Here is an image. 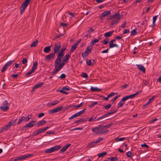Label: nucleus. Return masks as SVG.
I'll list each match as a JSON object with an SVG mask.
<instances>
[{
    "label": "nucleus",
    "mask_w": 161,
    "mask_h": 161,
    "mask_svg": "<svg viewBox=\"0 0 161 161\" xmlns=\"http://www.w3.org/2000/svg\"><path fill=\"white\" fill-rule=\"evenodd\" d=\"M92 132L95 133L96 135H105L109 131L108 130L105 128L104 125H99L97 127L92 128Z\"/></svg>",
    "instance_id": "f257e3e1"
},
{
    "label": "nucleus",
    "mask_w": 161,
    "mask_h": 161,
    "mask_svg": "<svg viewBox=\"0 0 161 161\" xmlns=\"http://www.w3.org/2000/svg\"><path fill=\"white\" fill-rule=\"evenodd\" d=\"M49 128L48 126H46L44 128H40L36 131H34L32 134V136H36L40 134L45 130H47Z\"/></svg>",
    "instance_id": "f03ea898"
},
{
    "label": "nucleus",
    "mask_w": 161,
    "mask_h": 161,
    "mask_svg": "<svg viewBox=\"0 0 161 161\" xmlns=\"http://www.w3.org/2000/svg\"><path fill=\"white\" fill-rule=\"evenodd\" d=\"M70 54H67V53L64 56V58L62 61V62L59 63L58 66L60 69L62 68L64 65L68 62L69 59Z\"/></svg>",
    "instance_id": "7ed1b4c3"
},
{
    "label": "nucleus",
    "mask_w": 161,
    "mask_h": 161,
    "mask_svg": "<svg viewBox=\"0 0 161 161\" xmlns=\"http://www.w3.org/2000/svg\"><path fill=\"white\" fill-rule=\"evenodd\" d=\"M61 147L60 145H56L50 148L47 149L45 151L46 153H51L54 151L59 149Z\"/></svg>",
    "instance_id": "20e7f679"
},
{
    "label": "nucleus",
    "mask_w": 161,
    "mask_h": 161,
    "mask_svg": "<svg viewBox=\"0 0 161 161\" xmlns=\"http://www.w3.org/2000/svg\"><path fill=\"white\" fill-rule=\"evenodd\" d=\"M92 47L91 45L88 46L85 51L84 53H81L82 56L83 58L84 57L87 56L92 51Z\"/></svg>",
    "instance_id": "39448f33"
},
{
    "label": "nucleus",
    "mask_w": 161,
    "mask_h": 161,
    "mask_svg": "<svg viewBox=\"0 0 161 161\" xmlns=\"http://www.w3.org/2000/svg\"><path fill=\"white\" fill-rule=\"evenodd\" d=\"M32 156V154H26L20 157H16V158L12 160L9 161H18L19 160H22L25 159L27 158L31 157Z\"/></svg>",
    "instance_id": "423d86ee"
},
{
    "label": "nucleus",
    "mask_w": 161,
    "mask_h": 161,
    "mask_svg": "<svg viewBox=\"0 0 161 161\" xmlns=\"http://www.w3.org/2000/svg\"><path fill=\"white\" fill-rule=\"evenodd\" d=\"M36 123V122L35 121H32L31 122H29L24 126L21 129V130L22 131L26 130L27 128H30L33 127L35 125Z\"/></svg>",
    "instance_id": "0eeeda50"
},
{
    "label": "nucleus",
    "mask_w": 161,
    "mask_h": 161,
    "mask_svg": "<svg viewBox=\"0 0 161 161\" xmlns=\"http://www.w3.org/2000/svg\"><path fill=\"white\" fill-rule=\"evenodd\" d=\"M61 43L60 42L56 43L54 45L53 53L55 54L56 53L59 52L61 48Z\"/></svg>",
    "instance_id": "6e6552de"
},
{
    "label": "nucleus",
    "mask_w": 161,
    "mask_h": 161,
    "mask_svg": "<svg viewBox=\"0 0 161 161\" xmlns=\"http://www.w3.org/2000/svg\"><path fill=\"white\" fill-rule=\"evenodd\" d=\"M108 116V114H107V113L105 114H104L102 116L100 117H99L96 120L98 121L100 120H101V121H100V122H102L104 121H105L111 119V118H107V117Z\"/></svg>",
    "instance_id": "1a4fd4ad"
},
{
    "label": "nucleus",
    "mask_w": 161,
    "mask_h": 161,
    "mask_svg": "<svg viewBox=\"0 0 161 161\" xmlns=\"http://www.w3.org/2000/svg\"><path fill=\"white\" fill-rule=\"evenodd\" d=\"M29 4L24 2L21 5L20 8V13L21 14H22L24 11L25 8L27 7Z\"/></svg>",
    "instance_id": "9d476101"
},
{
    "label": "nucleus",
    "mask_w": 161,
    "mask_h": 161,
    "mask_svg": "<svg viewBox=\"0 0 161 161\" xmlns=\"http://www.w3.org/2000/svg\"><path fill=\"white\" fill-rule=\"evenodd\" d=\"M63 108L62 106H59L58 107H56L54 108L49 111V114H53L57 113L60 111Z\"/></svg>",
    "instance_id": "9b49d317"
},
{
    "label": "nucleus",
    "mask_w": 161,
    "mask_h": 161,
    "mask_svg": "<svg viewBox=\"0 0 161 161\" xmlns=\"http://www.w3.org/2000/svg\"><path fill=\"white\" fill-rule=\"evenodd\" d=\"M70 90V89L69 88V87H67L66 86H64L63 87L62 89L59 90H57V91L61 93H63V94H68V92H65V91H69Z\"/></svg>",
    "instance_id": "f8f14e48"
},
{
    "label": "nucleus",
    "mask_w": 161,
    "mask_h": 161,
    "mask_svg": "<svg viewBox=\"0 0 161 161\" xmlns=\"http://www.w3.org/2000/svg\"><path fill=\"white\" fill-rule=\"evenodd\" d=\"M111 11L110 10L103 12L102 14H100V15L101 19L103 20V18L110 14H111Z\"/></svg>",
    "instance_id": "ddd939ff"
},
{
    "label": "nucleus",
    "mask_w": 161,
    "mask_h": 161,
    "mask_svg": "<svg viewBox=\"0 0 161 161\" xmlns=\"http://www.w3.org/2000/svg\"><path fill=\"white\" fill-rule=\"evenodd\" d=\"M44 83L43 82H40L38 84H37L36 85L32 88L31 91V92L34 91L36 89L41 87L43 85Z\"/></svg>",
    "instance_id": "4468645a"
},
{
    "label": "nucleus",
    "mask_w": 161,
    "mask_h": 161,
    "mask_svg": "<svg viewBox=\"0 0 161 161\" xmlns=\"http://www.w3.org/2000/svg\"><path fill=\"white\" fill-rule=\"evenodd\" d=\"M55 54L53 53H50L49 55L45 56V59L47 60V61L52 58H53L55 55Z\"/></svg>",
    "instance_id": "2eb2a0df"
},
{
    "label": "nucleus",
    "mask_w": 161,
    "mask_h": 161,
    "mask_svg": "<svg viewBox=\"0 0 161 161\" xmlns=\"http://www.w3.org/2000/svg\"><path fill=\"white\" fill-rule=\"evenodd\" d=\"M61 58L59 57H57L55 62V68H56L58 66L60 62L61 61Z\"/></svg>",
    "instance_id": "dca6fc26"
},
{
    "label": "nucleus",
    "mask_w": 161,
    "mask_h": 161,
    "mask_svg": "<svg viewBox=\"0 0 161 161\" xmlns=\"http://www.w3.org/2000/svg\"><path fill=\"white\" fill-rule=\"evenodd\" d=\"M10 128V126L8 124L7 125H4V126L3 127L1 128V129H0V134L1 133L3 132L4 131L8 130Z\"/></svg>",
    "instance_id": "f3484780"
},
{
    "label": "nucleus",
    "mask_w": 161,
    "mask_h": 161,
    "mask_svg": "<svg viewBox=\"0 0 161 161\" xmlns=\"http://www.w3.org/2000/svg\"><path fill=\"white\" fill-rule=\"evenodd\" d=\"M71 145L69 143L66 144L60 150V153H63L65 152L67 148Z\"/></svg>",
    "instance_id": "a211bd4d"
},
{
    "label": "nucleus",
    "mask_w": 161,
    "mask_h": 161,
    "mask_svg": "<svg viewBox=\"0 0 161 161\" xmlns=\"http://www.w3.org/2000/svg\"><path fill=\"white\" fill-rule=\"evenodd\" d=\"M156 97V96H153L152 98H150L149 99V101H148L145 104L143 105V108H144L146 107H147V106L151 102L155 99V98Z\"/></svg>",
    "instance_id": "6ab92c4d"
},
{
    "label": "nucleus",
    "mask_w": 161,
    "mask_h": 161,
    "mask_svg": "<svg viewBox=\"0 0 161 161\" xmlns=\"http://www.w3.org/2000/svg\"><path fill=\"white\" fill-rule=\"evenodd\" d=\"M137 66L139 70L142 71L144 73L145 72V68L142 65H137Z\"/></svg>",
    "instance_id": "aec40b11"
},
{
    "label": "nucleus",
    "mask_w": 161,
    "mask_h": 161,
    "mask_svg": "<svg viewBox=\"0 0 161 161\" xmlns=\"http://www.w3.org/2000/svg\"><path fill=\"white\" fill-rule=\"evenodd\" d=\"M126 101L125 98L123 97L122 99L120 100L119 103L118 104V107L117 108H118L120 107H122L124 104V102Z\"/></svg>",
    "instance_id": "412c9836"
},
{
    "label": "nucleus",
    "mask_w": 161,
    "mask_h": 161,
    "mask_svg": "<svg viewBox=\"0 0 161 161\" xmlns=\"http://www.w3.org/2000/svg\"><path fill=\"white\" fill-rule=\"evenodd\" d=\"M120 20V18L119 17H118V18H117L116 19H114L113 20H112L111 22V25H116L117 24V23L119 22Z\"/></svg>",
    "instance_id": "4be33fe9"
},
{
    "label": "nucleus",
    "mask_w": 161,
    "mask_h": 161,
    "mask_svg": "<svg viewBox=\"0 0 161 161\" xmlns=\"http://www.w3.org/2000/svg\"><path fill=\"white\" fill-rule=\"evenodd\" d=\"M114 31L112 30L111 31L105 33L104 34V36L106 37H109L111 36L114 33Z\"/></svg>",
    "instance_id": "5701e85b"
},
{
    "label": "nucleus",
    "mask_w": 161,
    "mask_h": 161,
    "mask_svg": "<svg viewBox=\"0 0 161 161\" xmlns=\"http://www.w3.org/2000/svg\"><path fill=\"white\" fill-rule=\"evenodd\" d=\"M46 123V121L44 120L39 121L36 124L37 127H39L42 126V125L45 124Z\"/></svg>",
    "instance_id": "b1692460"
},
{
    "label": "nucleus",
    "mask_w": 161,
    "mask_h": 161,
    "mask_svg": "<svg viewBox=\"0 0 161 161\" xmlns=\"http://www.w3.org/2000/svg\"><path fill=\"white\" fill-rule=\"evenodd\" d=\"M51 46L52 45L50 46H48L45 47L43 50L44 52L46 53H48L50 52L51 51Z\"/></svg>",
    "instance_id": "393cba45"
},
{
    "label": "nucleus",
    "mask_w": 161,
    "mask_h": 161,
    "mask_svg": "<svg viewBox=\"0 0 161 161\" xmlns=\"http://www.w3.org/2000/svg\"><path fill=\"white\" fill-rule=\"evenodd\" d=\"M112 15L113 18H118V17H119L120 19L121 17H122V16H120V15L119 12H116L115 14Z\"/></svg>",
    "instance_id": "a878e982"
},
{
    "label": "nucleus",
    "mask_w": 161,
    "mask_h": 161,
    "mask_svg": "<svg viewBox=\"0 0 161 161\" xmlns=\"http://www.w3.org/2000/svg\"><path fill=\"white\" fill-rule=\"evenodd\" d=\"M3 111H6L9 109V107L8 106H2L0 108Z\"/></svg>",
    "instance_id": "bb28decb"
},
{
    "label": "nucleus",
    "mask_w": 161,
    "mask_h": 161,
    "mask_svg": "<svg viewBox=\"0 0 161 161\" xmlns=\"http://www.w3.org/2000/svg\"><path fill=\"white\" fill-rule=\"evenodd\" d=\"M96 144L95 141L91 142L88 143L87 146L89 147L90 148H92L95 146Z\"/></svg>",
    "instance_id": "cd10ccee"
},
{
    "label": "nucleus",
    "mask_w": 161,
    "mask_h": 161,
    "mask_svg": "<svg viewBox=\"0 0 161 161\" xmlns=\"http://www.w3.org/2000/svg\"><path fill=\"white\" fill-rule=\"evenodd\" d=\"M59 102V101L57 100L54 101L50 103L47 104V106L49 107H51L52 106L55 105L57 104Z\"/></svg>",
    "instance_id": "c85d7f7f"
},
{
    "label": "nucleus",
    "mask_w": 161,
    "mask_h": 161,
    "mask_svg": "<svg viewBox=\"0 0 161 161\" xmlns=\"http://www.w3.org/2000/svg\"><path fill=\"white\" fill-rule=\"evenodd\" d=\"M77 47L78 46H77L75 44L74 45H73L70 49V53L73 52L76 49Z\"/></svg>",
    "instance_id": "c756f323"
},
{
    "label": "nucleus",
    "mask_w": 161,
    "mask_h": 161,
    "mask_svg": "<svg viewBox=\"0 0 161 161\" xmlns=\"http://www.w3.org/2000/svg\"><path fill=\"white\" fill-rule=\"evenodd\" d=\"M38 63L37 61L33 62V66L32 68V69L35 71L36 69Z\"/></svg>",
    "instance_id": "7c9ffc66"
},
{
    "label": "nucleus",
    "mask_w": 161,
    "mask_h": 161,
    "mask_svg": "<svg viewBox=\"0 0 161 161\" xmlns=\"http://www.w3.org/2000/svg\"><path fill=\"white\" fill-rule=\"evenodd\" d=\"M54 138L53 137H49L45 139L44 141H46V142H48L53 141L54 140Z\"/></svg>",
    "instance_id": "2f4dec72"
},
{
    "label": "nucleus",
    "mask_w": 161,
    "mask_h": 161,
    "mask_svg": "<svg viewBox=\"0 0 161 161\" xmlns=\"http://www.w3.org/2000/svg\"><path fill=\"white\" fill-rule=\"evenodd\" d=\"M118 108H115L113 109L112 110H111L110 112H109L107 113V114L108 115L113 114L114 113H115L117 110Z\"/></svg>",
    "instance_id": "473e14b6"
},
{
    "label": "nucleus",
    "mask_w": 161,
    "mask_h": 161,
    "mask_svg": "<svg viewBox=\"0 0 161 161\" xmlns=\"http://www.w3.org/2000/svg\"><path fill=\"white\" fill-rule=\"evenodd\" d=\"M87 121V119H86L85 118H81L79 120H76L74 123L73 124H74V123H76L78 122H82L84 121Z\"/></svg>",
    "instance_id": "72a5a7b5"
},
{
    "label": "nucleus",
    "mask_w": 161,
    "mask_h": 161,
    "mask_svg": "<svg viewBox=\"0 0 161 161\" xmlns=\"http://www.w3.org/2000/svg\"><path fill=\"white\" fill-rule=\"evenodd\" d=\"M158 15H156L153 17V25H152V27H153V26L155 25V23L156 20L157 19V17L158 16Z\"/></svg>",
    "instance_id": "f704fd0d"
},
{
    "label": "nucleus",
    "mask_w": 161,
    "mask_h": 161,
    "mask_svg": "<svg viewBox=\"0 0 161 161\" xmlns=\"http://www.w3.org/2000/svg\"><path fill=\"white\" fill-rule=\"evenodd\" d=\"M17 120V119H16L15 120H11L10 121L9 123H8V124L10 126V125H14L15 124V122Z\"/></svg>",
    "instance_id": "c9c22d12"
},
{
    "label": "nucleus",
    "mask_w": 161,
    "mask_h": 161,
    "mask_svg": "<svg viewBox=\"0 0 161 161\" xmlns=\"http://www.w3.org/2000/svg\"><path fill=\"white\" fill-rule=\"evenodd\" d=\"M38 43V41L36 40V41H34L31 43L30 45L31 47H35L36 46Z\"/></svg>",
    "instance_id": "e433bc0d"
},
{
    "label": "nucleus",
    "mask_w": 161,
    "mask_h": 161,
    "mask_svg": "<svg viewBox=\"0 0 161 161\" xmlns=\"http://www.w3.org/2000/svg\"><path fill=\"white\" fill-rule=\"evenodd\" d=\"M107 154V153L106 152H103L102 153H98L97 154V156L99 158L103 157L106 155Z\"/></svg>",
    "instance_id": "4c0bfd02"
},
{
    "label": "nucleus",
    "mask_w": 161,
    "mask_h": 161,
    "mask_svg": "<svg viewBox=\"0 0 161 161\" xmlns=\"http://www.w3.org/2000/svg\"><path fill=\"white\" fill-rule=\"evenodd\" d=\"M101 90V89H99L97 88L93 87L92 86L91 88V91L92 92H97Z\"/></svg>",
    "instance_id": "58836bf2"
},
{
    "label": "nucleus",
    "mask_w": 161,
    "mask_h": 161,
    "mask_svg": "<svg viewBox=\"0 0 161 161\" xmlns=\"http://www.w3.org/2000/svg\"><path fill=\"white\" fill-rule=\"evenodd\" d=\"M134 95H133V94L130 95L126 96L123 97L125 98V100H126L132 98H134Z\"/></svg>",
    "instance_id": "ea45409f"
},
{
    "label": "nucleus",
    "mask_w": 161,
    "mask_h": 161,
    "mask_svg": "<svg viewBox=\"0 0 161 161\" xmlns=\"http://www.w3.org/2000/svg\"><path fill=\"white\" fill-rule=\"evenodd\" d=\"M14 61V60H10L5 64V66H10Z\"/></svg>",
    "instance_id": "a19ab883"
},
{
    "label": "nucleus",
    "mask_w": 161,
    "mask_h": 161,
    "mask_svg": "<svg viewBox=\"0 0 161 161\" xmlns=\"http://www.w3.org/2000/svg\"><path fill=\"white\" fill-rule=\"evenodd\" d=\"M109 48H112L114 47H118V45L117 44H116L115 43L114 44V43H110V44H109Z\"/></svg>",
    "instance_id": "79ce46f5"
},
{
    "label": "nucleus",
    "mask_w": 161,
    "mask_h": 161,
    "mask_svg": "<svg viewBox=\"0 0 161 161\" xmlns=\"http://www.w3.org/2000/svg\"><path fill=\"white\" fill-rule=\"evenodd\" d=\"M57 69L53 71L52 72V74L53 75L56 74L57 72H58L61 69L58 66L57 67Z\"/></svg>",
    "instance_id": "37998d69"
},
{
    "label": "nucleus",
    "mask_w": 161,
    "mask_h": 161,
    "mask_svg": "<svg viewBox=\"0 0 161 161\" xmlns=\"http://www.w3.org/2000/svg\"><path fill=\"white\" fill-rule=\"evenodd\" d=\"M108 159H110V161H117L118 160V158L117 157H112L111 158H108Z\"/></svg>",
    "instance_id": "c03bdc74"
},
{
    "label": "nucleus",
    "mask_w": 161,
    "mask_h": 161,
    "mask_svg": "<svg viewBox=\"0 0 161 161\" xmlns=\"http://www.w3.org/2000/svg\"><path fill=\"white\" fill-rule=\"evenodd\" d=\"M86 63L89 66H92V60L91 59H87Z\"/></svg>",
    "instance_id": "a18cd8bd"
},
{
    "label": "nucleus",
    "mask_w": 161,
    "mask_h": 161,
    "mask_svg": "<svg viewBox=\"0 0 161 161\" xmlns=\"http://www.w3.org/2000/svg\"><path fill=\"white\" fill-rule=\"evenodd\" d=\"M98 42V40L97 39H95L94 40H93L91 42V44L92 45H94L95 43Z\"/></svg>",
    "instance_id": "49530a36"
},
{
    "label": "nucleus",
    "mask_w": 161,
    "mask_h": 161,
    "mask_svg": "<svg viewBox=\"0 0 161 161\" xmlns=\"http://www.w3.org/2000/svg\"><path fill=\"white\" fill-rule=\"evenodd\" d=\"M136 31L135 29H133L130 32V35L131 36H134L136 34Z\"/></svg>",
    "instance_id": "de8ad7c7"
},
{
    "label": "nucleus",
    "mask_w": 161,
    "mask_h": 161,
    "mask_svg": "<svg viewBox=\"0 0 161 161\" xmlns=\"http://www.w3.org/2000/svg\"><path fill=\"white\" fill-rule=\"evenodd\" d=\"M35 71L34 70H33L31 69V70L30 71L28 72L25 75L27 76H29V75L31 74L32 73H34V72Z\"/></svg>",
    "instance_id": "09e8293b"
},
{
    "label": "nucleus",
    "mask_w": 161,
    "mask_h": 161,
    "mask_svg": "<svg viewBox=\"0 0 161 161\" xmlns=\"http://www.w3.org/2000/svg\"><path fill=\"white\" fill-rule=\"evenodd\" d=\"M83 103H84L83 102H82V103H80L79 105H74L73 106L75 108H79V107H81L82 106V105L83 104Z\"/></svg>",
    "instance_id": "8fccbe9b"
},
{
    "label": "nucleus",
    "mask_w": 161,
    "mask_h": 161,
    "mask_svg": "<svg viewBox=\"0 0 161 161\" xmlns=\"http://www.w3.org/2000/svg\"><path fill=\"white\" fill-rule=\"evenodd\" d=\"M116 140L118 141H124L125 139V137H122L120 138H119L118 137H116L115 138Z\"/></svg>",
    "instance_id": "3c124183"
},
{
    "label": "nucleus",
    "mask_w": 161,
    "mask_h": 161,
    "mask_svg": "<svg viewBox=\"0 0 161 161\" xmlns=\"http://www.w3.org/2000/svg\"><path fill=\"white\" fill-rule=\"evenodd\" d=\"M66 77V75L64 74H62L59 78H60L61 80L64 79Z\"/></svg>",
    "instance_id": "603ef678"
},
{
    "label": "nucleus",
    "mask_w": 161,
    "mask_h": 161,
    "mask_svg": "<svg viewBox=\"0 0 161 161\" xmlns=\"http://www.w3.org/2000/svg\"><path fill=\"white\" fill-rule=\"evenodd\" d=\"M81 76L85 78H88V75L86 73H84L83 72L81 74Z\"/></svg>",
    "instance_id": "864d4df0"
},
{
    "label": "nucleus",
    "mask_w": 161,
    "mask_h": 161,
    "mask_svg": "<svg viewBox=\"0 0 161 161\" xmlns=\"http://www.w3.org/2000/svg\"><path fill=\"white\" fill-rule=\"evenodd\" d=\"M7 69V66H5V65L3 67V69L1 70V72H3L5 71Z\"/></svg>",
    "instance_id": "5fc2aeb1"
},
{
    "label": "nucleus",
    "mask_w": 161,
    "mask_h": 161,
    "mask_svg": "<svg viewBox=\"0 0 161 161\" xmlns=\"http://www.w3.org/2000/svg\"><path fill=\"white\" fill-rule=\"evenodd\" d=\"M126 156L128 158L130 157L131 155V153L130 151H128L126 154Z\"/></svg>",
    "instance_id": "6e6d98bb"
},
{
    "label": "nucleus",
    "mask_w": 161,
    "mask_h": 161,
    "mask_svg": "<svg viewBox=\"0 0 161 161\" xmlns=\"http://www.w3.org/2000/svg\"><path fill=\"white\" fill-rule=\"evenodd\" d=\"M141 146L142 147H144L147 148H149V146L147 145L146 143H144L143 144H142L141 145Z\"/></svg>",
    "instance_id": "4d7b16f0"
},
{
    "label": "nucleus",
    "mask_w": 161,
    "mask_h": 161,
    "mask_svg": "<svg viewBox=\"0 0 161 161\" xmlns=\"http://www.w3.org/2000/svg\"><path fill=\"white\" fill-rule=\"evenodd\" d=\"M22 62L23 64H26L27 62V59L25 58H24L22 61Z\"/></svg>",
    "instance_id": "13d9d810"
},
{
    "label": "nucleus",
    "mask_w": 161,
    "mask_h": 161,
    "mask_svg": "<svg viewBox=\"0 0 161 161\" xmlns=\"http://www.w3.org/2000/svg\"><path fill=\"white\" fill-rule=\"evenodd\" d=\"M24 118V116H22L20 119H19L18 122L17 123L18 125L21 123L23 121L24 119H23V118Z\"/></svg>",
    "instance_id": "bf43d9fd"
},
{
    "label": "nucleus",
    "mask_w": 161,
    "mask_h": 161,
    "mask_svg": "<svg viewBox=\"0 0 161 161\" xmlns=\"http://www.w3.org/2000/svg\"><path fill=\"white\" fill-rule=\"evenodd\" d=\"M111 104H108L107 105L105 106L104 107V108L105 109H109L111 107Z\"/></svg>",
    "instance_id": "052dcab7"
},
{
    "label": "nucleus",
    "mask_w": 161,
    "mask_h": 161,
    "mask_svg": "<svg viewBox=\"0 0 161 161\" xmlns=\"http://www.w3.org/2000/svg\"><path fill=\"white\" fill-rule=\"evenodd\" d=\"M103 140V138L102 137H99L98 139H97L96 141H95L96 143L99 142L101 141H102Z\"/></svg>",
    "instance_id": "680f3d73"
},
{
    "label": "nucleus",
    "mask_w": 161,
    "mask_h": 161,
    "mask_svg": "<svg viewBox=\"0 0 161 161\" xmlns=\"http://www.w3.org/2000/svg\"><path fill=\"white\" fill-rule=\"evenodd\" d=\"M117 94V93H114V92H111L110 94H109L108 96L109 98L111 97H112V96H114V94Z\"/></svg>",
    "instance_id": "e2e57ef3"
},
{
    "label": "nucleus",
    "mask_w": 161,
    "mask_h": 161,
    "mask_svg": "<svg viewBox=\"0 0 161 161\" xmlns=\"http://www.w3.org/2000/svg\"><path fill=\"white\" fill-rule=\"evenodd\" d=\"M66 49V47H63L61 48L59 52L61 53H64V52L65 50Z\"/></svg>",
    "instance_id": "0e129e2a"
},
{
    "label": "nucleus",
    "mask_w": 161,
    "mask_h": 161,
    "mask_svg": "<svg viewBox=\"0 0 161 161\" xmlns=\"http://www.w3.org/2000/svg\"><path fill=\"white\" fill-rule=\"evenodd\" d=\"M64 53H61L59 52L58 56V57H59L61 58L64 56Z\"/></svg>",
    "instance_id": "69168bd1"
},
{
    "label": "nucleus",
    "mask_w": 161,
    "mask_h": 161,
    "mask_svg": "<svg viewBox=\"0 0 161 161\" xmlns=\"http://www.w3.org/2000/svg\"><path fill=\"white\" fill-rule=\"evenodd\" d=\"M68 13L69 15H71L72 17H75V15L70 11H68Z\"/></svg>",
    "instance_id": "338daca9"
},
{
    "label": "nucleus",
    "mask_w": 161,
    "mask_h": 161,
    "mask_svg": "<svg viewBox=\"0 0 161 161\" xmlns=\"http://www.w3.org/2000/svg\"><path fill=\"white\" fill-rule=\"evenodd\" d=\"M44 115V113H42L40 114H39L38 116V117L39 118H40L42 117Z\"/></svg>",
    "instance_id": "774afa93"
}]
</instances>
